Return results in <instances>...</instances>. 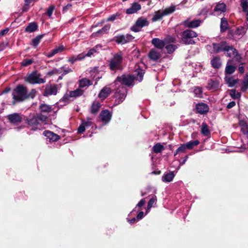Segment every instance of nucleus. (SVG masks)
Masks as SVG:
<instances>
[{
  "label": "nucleus",
  "instance_id": "obj_1",
  "mask_svg": "<svg viewBox=\"0 0 248 248\" xmlns=\"http://www.w3.org/2000/svg\"><path fill=\"white\" fill-rule=\"evenodd\" d=\"M143 65V63L140 62L135 65L134 77L130 75H123L117 78L116 83L119 82L122 84L130 86L132 84L134 79L141 81L144 74L143 70L141 69Z\"/></svg>",
  "mask_w": 248,
  "mask_h": 248
},
{
  "label": "nucleus",
  "instance_id": "obj_2",
  "mask_svg": "<svg viewBox=\"0 0 248 248\" xmlns=\"http://www.w3.org/2000/svg\"><path fill=\"white\" fill-rule=\"evenodd\" d=\"M47 117L42 114H36L32 118L27 120V123L33 130L41 129L44 128L43 125L46 124Z\"/></svg>",
  "mask_w": 248,
  "mask_h": 248
},
{
  "label": "nucleus",
  "instance_id": "obj_3",
  "mask_svg": "<svg viewBox=\"0 0 248 248\" xmlns=\"http://www.w3.org/2000/svg\"><path fill=\"white\" fill-rule=\"evenodd\" d=\"M27 97L28 94L26 88L22 85H18L13 93V104H15L16 102L24 100Z\"/></svg>",
  "mask_w": 248,
  "mask_h": 248
},
{
  "label": "nucleus",
  "instance_id": "obj_4",
  "mask_svg": "<svg viewBox=\"0 0 248 248\" xmlns=\"http://www.w3.org/2000/svg\"><path fill=\"white\" fill-rule=\"evenodd\" d=\"M26 80L31 84H41L46 82L45 78H43L41 75L37 72H33L28 75Z\"/></svg>",
  "mask_w": 248,
  "mask_h": 248
},
{
  "label": "nucleus",
  "instance_id": "obj_5",
  "mask_svg": "<svg viewBox=\"0 0 248 248\" xmlns=\"http://www.w3.org/2000/svg\"><path fill=\"white\" fill-rule=\"evenodd\" d=\"M197 34L192 30H186L183 33L182 41L187 44H192L195 42L193 40V38L196 37Z\"/></svg>",
  "mask_w": 248,
  "mask_h": 248
},
{
  "label": "nucleus",
  "instance_id": "obj_6",
  "mask_svg": "<svg viewBox=\"0 0 248 248\" xmlns=\"http://www.w3.org/2000/svg\"><path fill=\"white\" fill-rule=\"evenodd\" d=\"M122 61V55L121 54H117L111 60L109 67L111 70H115L119 69Z\"/></svg>",
  "mask_w": 248,
  "mask_h": 248
},
{
  "label": "nucleus",
  "instance_id": "obj_7",
  "mask_svg": "<svg viewBox=\"0 0 248 248\" xmlns=\"http://www.w3.org/2000/svg\"><path fill=\"white\" fill-rule=\"evenodd\" d=\"M149 22L146 18H140L136 22L134 26L132 27L131 30L135 32H138L140 29L148 25Z\"/></svg>",
  "mask_w": 248,
  "mask_h": 248
},
{
  "label": "nucleus",
  "instance_id": "obj_8",
  "mask_svg": "<svg viewBox=\"0 0 248 248\" xmlns=\"http://www.w3.org/2000/svg\"><path fill=\"white\" fill-rule=\"evenodd\" d=\"M71 71V69L69 67L63 66L60 69L55 68L52 69L51 71L48 72L47 75L48 76H52L55 74H62V75H64Z\"/></svg>",
  "mask_w": 248,
  "mask_h": 248
},
{
  "label": "nucleus",
  "instance_id": "obj_9",
  "mask_svg": "<svg viewBox=\"0 0 248 248\" xmlns=\"http://www.w3.org/2000/svg\"><path fill=\"white\" fill-rule=\"evenodd\" d=\"M133 38L131 35L127 34L116 36L115 41L118 43L124 44L131 41Z\"/></svg>",
  "mask_w": 248,
  "mask_h": 248
},
{
  "label": "nucleus",
  "instance_id": "obj_10",
  "mask_svg": "<svg viewBox=\"0 0 248 248\" xmlns=\"http://www.w3.org/2000/svg\"><path fill=\"white\" fill-rule=\"evenodd\" d=\"M201 23L202 20L200 19H195L192 21L187 19L184 22V25L188 28H195L199 27Z\"/></svg>",
  "mask_w": 248,
  "mask_h": 248
},
{
  "label": "nucleus",
  "instance_id": "obj_11",
  "mask_svg": "<svg viewBox=\"0 0 248 248\" xmlns=\"http://www.w3.org/2000/svg\"><path fill=\"white\" fill-rule=\"evenodd\" d=\"M43 135L46 137L50 141H56L60 139V136L59 135L49 131H44Z\"/></svg>",
  "mask_w": 248,
  "mask_h": 248
},
{
  "label": "nucleus",
  "instance_id": "obj_12",
  "mask_svg": "<svg viewBox=\"0 0 248 248\" xmlns=\"http://www.w3.org/2000/svg\"><path fill=\"white\" fill-rule=\"evenodd\" d=\"M57 92V88L55 85H47L44 93L45 96L55 95Z\"/></svg>",
  "mask_w": 248,
  "mask_h": 248
},
{
  "label": "nucleus",
  "instance_id": "obj_13",
  "mask_svg": "<svg viewBox=\"0 0 248 248\" xmlns=\"http://www.w3.org/2000/svg\"><path fill=\"white\" fill-rule=\"evenodd\" d=\"M213 50L216 53H219L222 51H225L228 46L225 42H221L220 44H213Z\"/></svg>",
  "mask_w": 248,
  "mask_h": 248
},
{
  "label": "nucleus",
  "instance_id": "obj_14",
  "mask_svg": "<svg viewBox=\"0 0 248 248\" xmlns=\"http://www.w3.org/2000/svg\"><path fill=\"white\" fill-rule=\"evenodd\" d=\"M161 50H158L155 48L152 49L150 51L148 56L151 60L153 61H156L160 58L161 56Z\"/></svg>",
  "mask_w": 248,
  "mask_h": 248
},
{
  "label": "nucleus",
  "instance_id": "obj_15",
  "mask_svg": "<svg viewBox=\"0 0 248 248\" xmlns=\"http://www.w3.org/2000/svg\"><path fill=\"white\" fill-rule=\"evenodd\" d=\"M8 119L9 121L13 124H18L22 120L23 117L22 116L20 115L17 113H14L11 115H9L8 116Z\"/></svg>",
  "mask_w": 248,
  "mask_h": 248
},
{
  "label": "nucleus",
  "instance_id": "obj_16",
  "mask_svg": "<svg viewBox=\"0 0 248 248\" xmlns=\"http://www.w3.org/2000/svg\"><path fill=\"white\" fill-rule=\"evenodd\" d=\"M141 9V5L137 2H134L131 6L126 10V13L127 14H132L137 13Z\"/></svg>",
  "mask_w": 248,
  "mask_h": 248
},
{
  "label": "nucleus",
  "instance_id": "obj_17",
  "mask_svg": "<svg viewBox=\"0 0 248 248\" xmlns=\"http://www.w3.org/2000/svg\"><path fill=\"white\" fill-rule=\"evenodd\" d=\"M227 51V54L228 57H231V58H235L237 60L240 59V57L239 56H238L237 55V52L235 49L234 48L228 46L226 50Z\"/></svg>",
  "mask_w": 248,
  "mask_h": 248
},
{
  "label": "nucleus",
  "instance_id": "obj_18",
  "mask_svg": "<svg viewBox=\"0 0 248 248\" xmlns=\"http://www.w3.org/2000/svg\"><path fill=\"white\" fill-rule=\"evenodd\" d=\"M196 109L199 113L204 114L208 111L209 108L205 104L199 103L196 106Z\"/></svg>",
  "mask_w": 248,
  "mask_h": 248
},
{
  "label": "nucleus",
  "instance_id": "obj_19",
  "mask_svg": "<svg viewBox=\"0 0 248 248\" xmlns=\"http://www.w3.org/2000/svg\"><path fill=\"white\" fill-rule=\"evenodd\" d=\"M111 114L107 110L102 111L100 114V118L102 121L105 123H108L109 122L111 119Z\"/></svg>",
  "mask_w": 248,
  "mask_h": 248
},
{
  "label": "nucleus",
  "instance_id": "obj_20",
  "mask_svg": "<svg viewBox=\"0 0 248 248\" xmlns=\"http://www.w3.org/2000/svg\"><path fill=\"white\" fill-rule=\"evenodd\" d=\"M152 43L155 47H156L157 48H158L159 49L158 50H160L166 45V43H165V42H164L158 38L153 39L152 40Z\"/></svg>",
  "mask_w": 248,
  "mask_h": 248
},
{
  "label": "nucleus",
  "instance_id": "obj_21",
  "mask_svg": "<svg viewBox=\"0 0 248 248\" xmlns=\"http://www.w3.org/2000/svg\"><path fill=\"white\" fill-rule=\"evenodd\" d=\"M111 89L108 87H104L103 89L100 91L98 96L102 100L106 98L110 93Z\"/></svg>",
  "mask_w": 248,
  "mask_h": 248
},
{
  "label": "nucleus",
  "instance_id": "obj_22",
  "mask_svg": "<svg viewBox=\"0 0 248 248\" xmlns=\"http://www.w3.org/2000/svg\"><path fill=\"white\" fill-rule=\"evenodd\" d=\"M226 10V5L224 3H219L215 7L214 12L219 14L225 12Z\"/></svg>",
  "mask_w": 248,
  "mask_h": 248
},
{
  "label": "nucleus",
  "instance_id": "obj_23",
  "mask_svg": "<svg viewBox=\"0 0 248 248\" xmlns=\"http://www.w3.org/2000/svg\"><path fill=\"white\" fill-rule=\"evenodd\" d=\"M239 124L241 127V131L244 134L248 133V120H240Z\"/></svg>",
  "mask_w": 248,
  "mask_h": 248
},
{
  "label": "nucleus",
  "instance_id": "obj_24",
  "mask_svg": "<svg viewBox=\"0 0 248 248\" xmlns=\"http://www.w3.org/2000/svg\"><path fill=\"white\" fill-rule=\"evenodd\" d=\"M122 93H119L118 92H117L115 93V97L117 99H118V102H122L124 99L125 98L126 96V90L125 88H124L123 87H122Z\"/></svg>",
  "mask_w": 248,
  "mask_h": 248
},
{
  "label": "nucleus",
  "instance_id": "obj_25",
  "mask_svg": "<svg viewBox=\"0 0 248 248\" xmlns=\"http://www.w3.org/2000/svg\"><path fill=\"white\" fill-rule=\"evenodd\" d=\"M110 26L109 25H105L101 30L97 31L96 32H94L92 34V36L95 37L98 36L99 34H103L104 33H107L108 31L110 29Z\"/></svg>",
  "mask_w": 248,
  "mask_h": 248
},
{
  "label": "nucleus",
  "instance_id": "obj_26",
  "mask_svg": "<svg viewBox=\"0 0 248 248\" xmlns=\"http://www.w3.org/2000/svg\"><path fill=\"white\" fill-rule=\"evenodd\" d=\"M64 49L63 46H60L55 49L52 50L51 52L46 54V56L49 58L51 57L55 54L62 52Z\"/></svg>",
  "mask_w": 248,
  "mask_h": 248
},
{
  "label": "nucleus",
  "instance_id": "obj_27",
  "mask_svg": "<svg viewBox=\"0 0 248 248\" xmlns=\"http://www.w3.org/2000/svg\"><path fill=\"white\" fill-rule=\"evenodd\" d=\"M201 133L205 136H209L210 131L209 129L208 125L205 123H202L201 126Z\"/></svg>",
  "mask_w": 248,
  "mask_h": 248
},
{
  "label": "nucleus",
  "instance_id": "obj_28",
  "mask_svg": "<svg viewBox=\"0 0 248 248\" xmlns=\"http://www.w3.org/2000/svg\"><path fill=\"white\" fill-rule=\"evenodd\" d=\"M174 177V174L173 172H170L167 174H164L162 176V180L163 182H171Z\"/></svg>",
  "mask_w": 248,
  "mask_h": 248
},
{
  "label": "nucleus",
  "instance_id": "obj_29",
  "mask_svg": "<svg viewBox=\"0 0 248 248\" xmlns=\"http://www.w3.org/2000/svg\"><path fill=\"white\" fill-rule=\"evenodd\" d=\"M85 57L84 54L81 53L78 55L77 56H73L68 60V61L72 63H74L75 62L78 60H81Z\"/></svg>",
  "mask_w": 248,
  "mask_h": 248
},
{
  "label": "nucleus",
  "instance_id": "obj_30",
  "mask_svg": "<svg viewBox=\"0 0 248 248\" xmlns=\"http://www.w3.org/2000/svg\"><path fill=\"white\" fill-rule=\"evenodd\" d=\"M37 25L35 23H31L26 28L25 31L27 32H32L36 30Z\"/></svg>",
  "mask_w": 248,
  "mask_h": 248
},
{
  "label": "nucleus",
  "instance_id": "obj_31",
  "mask_svg": "<svg viewBox=\"0 0 248 248\" xmlns=\"http://www.w3.org/2000/svg\"><path fill=\"white\" fill-rule=\"evenodd\" d=\"M211 64L214 68H219L221 66L220 59L217 57L213 58L211 61Z\"/></svg>",
  "mask_w": 248,
  "mask_h": 248
},
{
  "label": "nucleus",
  "instance_id": "obj_32",
  "mask_svg": "<svg viewBox=\"0 0 248 248\" xmlns=\"http://www.w3.org/2000/svg\"><path fill=\"white\" fill-rule=\"evenodd\" d=\"M225 80L228 86L230 87L234 86L238 81L237 79H235L232 77H226Z\"/></svg>",
  "mask_w": 248,
  "mask_h": 248
},
{
  "label": "nucleus",
  "instance_id": "obj_33",
  "mask_svg": "<svg viewBox=\"0 0 248 248\" xmlns=\"http://www.w3.org/2000/svg\"><path fill=\"white\" fill-rule=\"evenodd\" d=\"M40 109L42 112L46 113L50 112L52 110L51 107L46 104H41L40 106Z\"/></svg>",
  "mask_w": 248,
  "mask_h": 248
},
{
  "label": "nucleus",
  "instance_id": "obj_34",
  "mask_svg": "<svg viewBox=\"0 0 248 248\" xmlns=\"http://www.w3.org/2000/svg\"><path fill=\"white\" fill-rule=\"evenodd\" d=\"M83 93V91L81 89H78L75 91H71L69 93L70 97H78L82 95Z\"/></svg>",
  "mask_w": 248,
  "mask_h": 248
},
{
  "label": "nucleus",
  "instance_id": "obj_35",
  "mask_svg": "<svg viewBox=\"0 0 248 248\" xmlns=\"http://www.w3.org/2000/svg\"><path fill=\"white\" fill-rule=\"evenodd\" d=\"M92 83L90 80L87 78L82 79L79 81V87L84 88L91 85Z\"/></svg>",
  "mask_w": 248,
  "mask_h": 248
},
{
  "label": "nucleus",
  "instance_id": "obj_36",
  "mask_svg": "<svg viewBox=\"0 0 248 248\" xmlns=\"http://www.w3.org/2000/svg\"><path fill=\"white\" fill-rule=\"evenodd\" d=\"M228 27V24L226 18H222L220 23V29L221 31H226Z\"/></svg>",
  "mask_w": 248,
  "mask_h": 248
},
{
  "label": "nucleus",
  "instance_id": "obj_37",
  "mask_svg": "<svg viewBox=\"0 0 248 248\" xmlns=\"http://www.w3.org/2000/svg\"><path fill=\"white\" fill-rule=\"evenodd\" d=\"M199 144V141L198 140L194 141H190L185 144L186 149H191L194 146H197Z\"/></svg>",
  "mask_w": 248,
  "mask_h": 248
},
{
  "label": "nucleus",
  "instance_id": "obj_38",
  "mask_svg": "<svg viewBox=\"0 0 248 248\" xmlns=\"http://www.w3.org/2000/svg\"><path fill=\"white\" fill-rule=\"evenodd\" d=\"M153 150L155 153H158L164 150V147L160 143H157L153 146Z\"/></svg>",
  "mask_w": 248,
  "mask_h": 248
},
{
  "label": "nucleus",
  "instance_id": "obj_39",
  "mask_svg": "<svg viewBox=\"0 0 248 248\" xmlns=\"http://www.w3.org/2000/svg\"><path fill=\"white\" fill-rule=\"evenodd\" d=\"M219 82L216 80H210L208 82V87L211 89H216L218 87Z\"/></svg>",
  "mask_w": 248,
  "mask_h": 248
},
{
  "label": "nucleus",
  "instance_id": "obj_40",
  "mask_svg": "<svg viewBox=\"0 0 248 248\" xmlns=\"http://www.w3.org/2000/svg\"><path fill=\"white\" fill-rule=\"evenodd\" d=\"M164 16L162 11H158L155 13V16L152 18V20L153 21H156L161 19Z\"/></svg>",
  "mask_w": 248,
  "mask_h": 248
},
{
  "label": "nucleus",
  "instance_id": "obj_41",
  "mask_svg": "<svg viewBox=\"0 0 248 248\" xmlns=\"http://www.w3.org/2000/svg\"><path fill=\"white\" fill-rule=\"evenodd\" d=\"M156 198L155 196H153L151 198L148 202L147 208L146 209V213L147 214L151 208L153 206V205L156 202Z\"/></svg>",
  "mask_w": 248,
  "mask_h": 248
},
{
  "label": "nucleus",
  "instance_id": "obj_42",
  "mask_svg": "<svg viewBox=\"0 0 248 248\" xmlns=\"http://www.w3.org/2000/svg\"><path fill=\"white\" fill-rule=\"evenodd\" d=\"M248 29V26H244V27H240L235 31L236 34L240 35L244 34L247 31V29Z\"/></svg>",
  "mask_w": 248,
  "mask_h": 248
},
{
  "label": "nucleus",
  "instance_id": "obj_43",
  "mask_svg": "<svg viewBox=\"0 0 248 248\" xmlns=\"http://www.w3.org/2000/svg\"><path fill=\"white\" fill-rule=\"evenodd\" d=\"M100 107L101 105L99 102L96 101L93 102L91 108L92 112L96 113Z\"/></svg>",
  "mask_w": 248,
  "mask_h": 248
},
{
  "label": "nucleus",
  "instance_id": "obj_44",
  "mask_svg": "<svg viewBox=\"0 0 248 248\" xmlns=\"http://www.w3.org/2000/svg\"><path fill=\"white\" fill-rule=\"evenodd\" d=\"M248 89V73L246 75L243 82L241 89L243 91H246Z\"/></svg>",
  "mask_w": 248,
  "mask_h": 248
},
{
  "label": "nucleus",
  "instance_id": "obj_45",
  "mask_svg": "<svg viewBox=\"0 0 248 248\" xmlns=\"http://www.w3.org/2000/svg\"><path fill=\"white\" fill-rule=\"evenodd\" d=\"M175 10V6H171L170 7H169L168 8H166L164 11H163V13H164V15L167 16L168 15Z\"/></svg>",
  "mask_w": 248,
  "mask_h": 248
},
{
  "label": "nucleus",
  "instance_id": "obj_46",
  "mask_svg": "<svg viewBox=\"0 0 248 248\" xmlns=\"http://www.w3.org/2000/svg\"><path fill=\"white\" fill-rule=\"evenodd\" d=\"M235 67L232 66L231 65H227L226 69L225 72L227 74H232L235 70Z\"/></svg>",
  "mask_w": 248,
  "mask_h": 248
},
{
  "label": "nucleus",
  "instance_id": "obj_47",
  "mask_svg": "<svg viewBox=\"0 0 248 248\" xmlns=\"http://www.w3.org/2000/svg\"><path fill=\"white\" fill-rule=\"evenodd\" d=\"M193 92L196 97H202V91L201 88L198 87H195Z\"/></svg>",
  "mask_w": 248,
  "mask_h": 248
},
{
  "label": "nucleus",
  "instance_id": "obj_48",
  "mask_svg": "<svg viewBox=\"0 0 248 248\" xmlns=\"http://www.w3.org/2000/svg\"><path fill=\"white\" fill-rule=\"evenodd\" d=\"M230 95L233 99L240 98L241 96L240 93H236L235 90H231L230 92Z\"/></svg>",
  "mask_w": 248,
  "mask_h": 248
},
{
  "label": "nucleus",
  "instance_id": "obj_49",
  "mask_svg": "<svg viewBox=\"0 0 248 248\" xmlns=\"http://www.w3.org/2000/svg\"><path fill=\"white\" fill-rule=\"evenodd\" d=\"M166 48L169 53H171L175 50L176 46L172 44H170L166 46Z\"/></svg>",
  "mask_w": 248,
  "mask_h": 248
},
{
  "label": "nucleus",
  "instance_id": "obj_50",
  "mask_svg": "<svg viewBox=\"0 0 248 248\" xmlns=\"http://www.w3.org/2000/svg\"><path fill=\"white\" fill-rule=\"evenodd\" d=\"M241 5L244 11H248V1L247 0H241Z\"/></svg>",
  "mask_w": 248,
  "mask_h": 248
},
{
  "label": "nucleus",
  "instance_id": "obj_51",
  "mask_svg": "<svg viewBox=\"0 0 248 248\" xmlns=\"http://www.w3.org/2000/svg\"><path fill=\"white\" fill-rule=\"evenodd\" d=\"M33 60L26 59L24 60L21 62V65L23 66H27L28 65H31L33 62Z\"/></svg>",
  "mask_w": 248,
  "mask_h": 248
},
{
  "label": "nucleus",
  "instance_id": "obj_52",
  "mask_svg": "<svg viewBox=\"0 0 248 248\" xmlns=\"http://www.w3.org/2000/svg\"><path fill=\"white\" fill-rule=\"evenodd\" d=\"M186 148L185 146V144H182L176 150L174 155H176L179 153H185Z\"/></svg>",
  "mask_w": 248,
  "mask_h": 248
},
{
  "label": "nucleus",
  "instance_id": "obj_53",
  "mask_svg": "<svg viewBox=\"0 0 248 248\" xmlns=\"http://www.w3.org/2000/svg\"><path fill=\"white\" fill-rule=\"evenodd\" d=\"M41 38H42V36H40V35H39V36H37V37H36L32 41V45L35 46H37L39 44Z\"/></svg>",
  "mask_w": 248,
  "mask_h": 248
},
{
  "label": "nucleus",
  "instance_id": "obj_54",
  "mask_svg": "<svg viewBox=\"0 0 248 248\" xmlns=\"http://www.w3.org/2000/svg\"><path fill=\"white\" fill-rule=\"evenodd\" d=\"M54 6L52 5V6H50L48 9H47V12H46V14L47 15H48V16L49 17H51L52 13H53V12L54 10Z\"/></svg>",
  "mask_w": 248,
  "mask_h": 248
},
{
  "label": "nucleus",
  "instance_id": "obj_55",
  "mask_svg": "<svg viewBox=\"0 0 248 248\" xmlns=\"http://www.w3.org/2000/svg\"><path fill=\"white\" fill-rule=\"evenodd\" d=\"M85 130V126L84 124L82 123L78 127V133H83Z\"/></svg>",
  "mask_w": 248,
  "mask_h": 248
},
{
  "label": "nucleus",
  "instance_id": "obj_56",
  "mask_svg": "<svg viewBox=\"0 0 248 248\" xmlns=\"http://www.w3.org/2000/svg\"><path fill=\"white\" fill-rule=\"evenodd\" d=\"M95 52L96 50L94 48H92L86 54H84V55L85 57H91Z\"/></svg>",
  "mask_w": 248,
  "mask_h": 248
},
{
  "label": "nucleus",
  "instance_id": "obj_57",
  "mask_svg": "<svg viewBox=\"0 0 248 248\" xmlns=\"http://www.w3.org/2000/svg\"><path fill=\"white\" fill-rule=\"evenodd\" d=\"M145 203V199H141L137 205V206L138 207H142Z\"/></svg>",
  "mask_w": 248,
  "mask_h": 248
},
{
  "label": "nucleus",
  "instance_id": "obj_58",
  "mask_svg": "<svg viewBox=\"0 0 248 248\" xmlns=\"http://www.w3.org/2000/svg\"><path fill=\"white\" fill-rule=\"evenodd\" d=\"M9 31L8 29H6L0 31V37L6 35Z\"/></svg>",
  "mask_w": 248,
  "mask_h": 248
},
{
  "label": "nucleus",
  "instance_id": "obj_59",
  "mask_svg": "<svg viewBox=\"0 0 248 248\" xmlns=\"http://www.w3.org/2000/svg\"><path fill=\"white\" fill-rule=\"evenodd\" d=\"M7 46V44L5 43H2L0 44V51H3L6 48Z\"/></svg>",
  "mask_w": 248,
  "mask_h": 248
},
{
  "label": "nucleus",
  "instance_id": "obj_60",
  "mask_svg": "<svg viewBox=\"0 0 248 248\" xmlns=\"http://www.w3.org/2000/svg\"><path fill=\"white\" fill-rule=\"evenodd\" d=\"M36 94V91L35 90L33 89L31 91V93L29 94L28 96L31 97V98H33L35 96Z\"/></svg>",
  "mask_w": 248,
  "mask_h": 248
},
{
  "label": "nucleus",
  "instance_id": "obj_61",
  "mask_svg": "<svg viewBox=\"0 0 248 248\" xmlns=\"http://www.w3.org/2000/svg\"><path fill=\"white\" fill-rule=\"evenodd\" d=\"M235 105V102L234 101H232V102H230L228 104L227 108H232V107H233Z\"/></svg>",
  "mask_w": 248,
  "mask_h": 248
},
{
  "label": "nucleus",
  "instance_id": "obj_62",
  "mask_svg": "<svg viewBox=\"0 0 248 248\" xmlns=\"http://www.w3.org/2000/svg\"><path fill=\"white\" fill-rule=\"evenodd\" d=\"M116 15H113L109 16L107 20V21H113L116 18Z\"/></svg>",
  "mask_w": 248,
  "mask_h": 248
},
{
  "label": "nucleus",
  "instance_id": "obj_63",
  "mask_svg": "<svg viewBox=\"0 0 248 248\" xmlns=\"http://www.w3.org/2000/svg\"><path fill=\"white\" fill-rule=\"evenodd\" d=\"M35 0H25L26 6H30L31 4L33 3Z\"/></svg>",
  "mask_w": 248,
  "mask_h": 248
},
{
  "label": "nucleus",
  "instance_id": "obj_64",
  "mask_svg": "<svg viewBox=\"0 0 248 248\" xmlns=\"http://www.w3.org/2000/svg\"><path fill=\"white\" fill-rule=\"evenodd\" d=\"M144 216V213L143 212H140L137 216V219H140Z\"/></svg>",
  "mask_w": 248,
  "mask_h": 248
}]
</instances>
